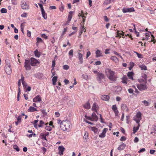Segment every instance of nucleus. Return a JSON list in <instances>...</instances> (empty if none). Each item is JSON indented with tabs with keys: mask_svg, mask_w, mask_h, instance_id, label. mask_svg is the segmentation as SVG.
I'll return each mask as SVG.
<instances>
[{
	"mask_svg": "<svg viewBox=\"0 0 156 156\" xmlns=\"http://www.w3.org/2000/svg\"><path fill=\"white\" fill-rule=\"evenodd\" d=\"M105 73L107 77L110 81H115L116 80L117 77L115 75V72L111 69H106L105 70Z\"/></svg>",
	"mask_w": 156,
	"mask_h": 156,
	"instance_id": "f257e3e1",
	"label": "nucleus"
},
{
	"mask_svg": "<svg viewBox=\"0 0 156 156\" xmlns=\"http://www.w3.org/2000/svg\"><path fill=\"white\" fill-rule=\"evenodd\" d=\"M60 127L62 130L66 131L69 130L72 127V125L69 121L67 120L63 121Z\"/></svg>",
	"mask_w": 156,
	"mask_h": 156,
	"instance_id": "f03ea898",
	"label": "nucleus"
},
{
	"mask_svg": "<svg viewBox=\"0 0 156 156\" xmlns=\"http://www.w3.org/2000/svg\"><path fill=\"white\" fill-rule=\"evenodd\" d=\"M147 83H141L139 84H137V87L140 90H147L148 87L147 85Z\"/></svg>",
	"mask_w": 156,
	"mask_h": 156,
	"instance_id": "7ed1b4c3",
	"label": "nucleus"
},
{
	"mask_svg": "<svg viewBox=\"0 0 156 156\" xmlns=\"http://www.w3.org/2000/svg\"><path fill=\"white\" fill-rule=\"evenodd\" d=\"M96 79L99 83H101L102 82V80L104 79L105 77L104 74L102 73L99 72L98 73Z\"/></svg>",
	"mask_w": 156,
	"mask_h": 156,
	"instance_id": "20e7f679",
	"label": "nucleus"
},
{
	"mask_svg": "<svg viewBox=\"0 0 156 156\" xmlns=\"http://www.w3.org/2000/svg\"><path fill=\"white\" fill-rule=\"evenodd\" d=\"M5 70L6 73L9 75L12 73V69L11 67L10 64L8 62L6 63V65L5 67Z\"/></svg>",
	"mask_w": 156,
	"mask_h": 156,
	"instance_id": "39448f33",
	"label": "nucleus"
},
{
	"mask_svg": "<svg viewBox=\"0 0 156 156\" xmlns=\"http://www.w3.org/2000/svg\"><path fill=\"white\" fill-rule=\"evenodd\" d=\"M141 119V114L140 112H138L134 118V119L137 123H139L140 120Z\"/></svg>",
	"mask_w": 156,
	"mask_h": 156,
	"instance_id": "423d86ee",
	"label": "nucleus"
},
{
	"mask_svg": "<svg viewBox=\"0 0 156 156\" xmlns=\"http://www.w3.org/2000/svg\"><path fill=\"white\" fill-rule=\"evenodd\" d=\"M21 6L22 8L24 10H27L29 8V5L24 1L21 2Z\"/></svg>",
	"mask_w": 156,
	"mask_h": 156,
	"instance_id": "0eeeda50",
	"label": "nucleus"
},
{
	"mask_svg": "<svg viewBox=\"0 0 156 156\" xmlns=\"http://www.w3.org/2000/svg\"><path fill=\"white\" fill-rule=\"evenodd\" d=\"M30 61V64L32 66H35L37 64L40 63V62L34 58H31Z\"/></svg>",
	"mask_w": 156,
	"mask_h": 156,
	"instance_id": "6e6552de",
	"label": "nucleus"
},
{
	"mask_svg": "<svg viewBox=\"0 0 156 156\" xmlns=\"http://www.w3.org/2000/svg\"><path fill=\"white\" fill-rule=\"evenodd\" d=\"M134 9L133 7H131L129 8H124L122 9V12L124 13L127 12H131L134 11Z\"/></svg>",
	"mask_w": 156,
	"mask_h": 156,
	"instance_id": "1a4fd4ad",
	"label": "nucleus"
},
{
	"mask_svg": "<svg viewBox=\"0 0 156 156\" xmlns=\"http://www.w3.org/2000/svg\"><path fill=\"white\" fill-rule=\"evenodd\" d=\"M88 119L90 120L96 121L98 120V117L95 113L94 112L92 114L91 118L90 117H88Z\"/></svg>",
	"mask_w": 156,
	"mask_h": 156,
	"instance_id": "9d476101",
	"label": "nucleus"
},
{
	"mask_svg": "<svg viewBox=\"0 0 156 156\" xmlns=\"http://www.w3.org/2000/svg\"><path fill=\"white\" fill-rule=\"evenodd\" d=\"M99 107L98 105L96 103H94L93 105L92 110L94 111L97 113Z\"/></svg>",
	"mask_w": 156,
	"mask_h": 156,
	"instance_id": "9b49d317",
	"label": "nucleus"
},
{
	"mask_svg": "<svg viewBox=\"0 0 156 156\" xmlns=\"http://www.w3.org/2000/svg\"><path fill=\"white\" fill-rule=\"evenodd\" d=\"M58 154L60 156L63 154V152L64 151L65 148L63 146H59L58 147Z\"/></svg>",
	"mask_w": 156,
	"mask_h": 156,
	"instance_id": "f8f14e48",
	"label": "nucleus"
},
{
	"mask_svg": "<svg viewBox=\"0 0 156 156\" xmlns=\"http://www.w3.org/2000/svg\"><path fill=\"white\" fill-rule=\"evenodd\" d=\"M78 59L79 60V64H82L83 62V55L80 52L78 53Z\"/></svg>",
	"mask_w": 156,
	"mask_h": 156,
	"instance_id": "ddd939ff",
	"label": "nucleus"
},
{
	"mask_svg": "<svg viewBox=\"0 0 156 156\" xmlns=\"http://www.w3.org/2000/svg\"><path fill=\"white\" fill-rule=\"evenodd\" d=\"M108 129L105 128L103 130L102 133L99 135V137L101 138H104L105 136V134L106 132L108 131Z\"/></svg>",
	"mask_w": 156,
	"mask_h": 156,
	"instance_id": "4468645a",
	"label": "nucleus"
},
{
	"mask_svg": "<svg viewBox=\"0 0 156 156\" xmlns=\"http://www.w3.org/2000/svg\"><path fill=\"white\" fill-rule=\"evenodd\" d=\"M124 32H123L122 31H120L119 30H118L117 32L116 35V37H117L118 36H119L120 37H121V36H122V37L124 38Z\"/></svg>",
	"mask_w": 156,
	"mask_h": 156,
	"instance_id": "2eb2a0df",
	"label": "nucleus"
},
{
	"mask_svg": "<svg viewBox=\"0 0 156 156\" xmlns=\"http://www.w3.org/2000/svg\"><path fill=\"white\" fill-rule=\"evenodd\" d=\"M101 99L105 101H108L109 99V96L108 95H103L101 96Z\"/></svg>",
	"mask_w": 156,
	"mask_h": 156,
	"instance_id": "dca6fc26",
	"label": "nucleus"
},
{
	"mask_svg": "<svg viewBox=\"0 0 156 156\" xmlns=\"http://www.w3.org/2000/svg\"><path fill=\"white\" fill-rule=\"evenodd\" d=\"M41 101V99L39 95L36 96L33 99V101L34 102H40Z\"/></svg>",
	"mask_w": 156,
	"mask_h": 156,
	"instance_id": "f3484780",
	"label": "nucleus"
},
{
	"mask_svg": "<svg viewBox=\"0 0 156 156\" xmlns=\"http://www.w3.org/2000/svg\"><path fill=\"white\" fill-rule=\"evenodd\" d=\"M96 57H98L100 56H103L102 53L99 50H97L95 52Z\"/></svg>",
	"mask_w": 156,
	"mask_h": 156,
	"instance_id": "a211bd4d",
	"label": "nucleus"
},
{
	"mask_svg": "<svg viewBox=\"0 0 156 156\" xmlns=\"http://www.w3.org/2000/svg\"><path fill=\"white\" fill-rule=\"evenodd\" d=\"M83 107L85 109H89L90 108V104L89 102H87L85 104L83 105Z\"/></svg>",
	"mask_w": 156,
	"mask_h": 156,
	"instance_id": "6ab92c4d",
	"label": "nucleus"
},
{
	"mask_svg": "<svg viewBox=\"0 0 156 156\" xmlns=\"http://www.w3.org/2000/svg\"><path fill=\"white\" fill-rule=\"evenodd\" d=\"M138 66L141 68L142 70H146L147 69V67L144 64H141L138 65Z\"/></svg>",
	"mask_w": 156,
	"mask_h": 156,
	"instance_id": "aec40b11",
	"label": "nucleus"
},
{
	"mask_svg": "<svg viewBox=\"0 0 156 156\" xmlns=\"http://www.w3.org/2000/svg\"><path fill=\"white\" fill-rule=\"evenodd\" d=\"M134 74L133 72H129L127 74V75L129 79L133 80V76Z\"/></svg>",
	"mask_w": 156,
	"mask_h": 156,
	"instance_id": "412c9836",
	"label": "nucleus"
},
{
	"mask_svg": "<svg viewBox=\"0 0 156 156\" xmlns=\"http://www.w3.org/2000/svg\"><path fill=\"white\" fill-rule=\"evenodd\" d=\"M45 129L46 130L50 131L51 130V128L50 126V124L48 123H46L45 124Z\"/></svg>",
	"mask_w": 156,
	"mask_h": 156,
	"instance_id": "4be33fe9",
	"label": "nucleus"
},
{
	"mask_svg": "<svg viewBox=\"0 0 156 156\" xmlns=\"http://www.w3.org/2000/svg\"><path fill=\"white\" fill-rule=\"evenodd\" d=\"M37 110L35 108L32 107L30 106L29 108L28 109L27 111L28 112H34L35 111H37Z\"/></svg>",
	"mask_w": 156,
	"mask_h": 156,
	"instance_id": "5701e85b",
	"label": "nucleus"
},
{
	"mask_svg": "<svg viewBox=\"0 0 156 156\" xmlns=\"http://www.w3.org/2000/svg\"><path fill=\"white\" fill-rule=\"evenodd\" d=\"M126 146V144L123 143L122 144L118 147V149L119 151L124 149Z\"/></svg>",
	"mask_w": 156,
	"mask_h": 156,
	"instance_id": "b1692460",
	"label": "nucleus"
},
{
	"mask_svg": "<svg viewBox=\"0 0 156 156\" xmlns=\"http://www.w3.org/2000/svg\"><path fill=\"white\" fill-rule=\"evenodd\" d=\"M122 109L126 111L127 112H129V109L127 107L126 105L125 104H123L122 105Z\"/></svg>",
	"mask_w": 156,
	"mask_h": 156,
	"instance_id": "393cba45",
	"label": "nucleus"
},
{
	"mask_svg": "<svg viewBox=\"0 0 156 156\" xmlns=\"http://www.w3.org/2000/svg\"><path fill=\"white\" fill-rule=\"evenodd\" d=\"M110 59L114 61L115 63H117L119 62L118 58L115 56H112L111 57Z\"/></svg>",
	"mask_w": 156,
	"mask_h": 156,
	"instance_id": "a878e982",
	"label": "nucleus"
},
{
	"mask_svg": "<svg viewBox=\"0 0 156 156\" xmlns=\"http://www.w3.org/2000/svg\"><path fill=\"white\" fill-rule=\"evenodd\" d=\"M137 126L136 127H134L133 128V131L134 133H136L139 129V127L140 126V124L139 123H137Z\"/></svg>",
	"mask_w": 156,
	"mask_h": 156,
	"instance_id": "bb28decb",
	"label": "nucleus"
},
{
	"mask_svg": "<svg viewBox=\"0 0 156 156\" xmlns=\"http://www.w3.org/2000/svg\"><path fill=\"white\" fill-rule=\"evenodd\" d=\"M81 27L80 28V32H82L83 33V31L84 32H85L86 31V29L85 27H84V24H83L82 25V24L81 23Z\"/></svg>",
	"mask_w": 156,
	"mask_h": 156,
	"instance_id": "cd10ccee",
	"label": "nucleus"
},
{
	"mask_svg": "<svg viewBox=\"0 0 156 156\" xmlns=\"http://www.w3.org/2000/svg\"><path fill=\"white\" fill-rule=\"evenodd\" d=\"M34 53L36 57L39 58L40 57L41 55L40 52L38 51L37 50H36L34 51Z\"/></svg>",
	"mask_w": 156,
	"mask_h": 156,
	"instance_id": "c85d7f7f",
	"label": "nucleus"
},
{
	"mask_svg": "<svg viewBox=\"0 0 156 156\" xmlns=\"http://www.w3.org/2000/svg\"><path fill=\"white\" fill-rule=\"evenodd\" d=\"M73 12V11H70L69 12L68 18V20L69 21H70L71 20L72 17V14Z\"/></svg>",
	"mask_w": 156,
	"mask_h": 156,
	"instance_id": "c756f323",
	"label": "nucleus"
},
{
	"mask_svg": "<svg viewBox=\"0 0 156 156\" xmlns=\"http://www.w3.org/2000/svg\"><path fill=\"white\" fill-rule=\"evenodd\" d=\"M73 50L71 49L69 52V58H71L73 56Z\"/></svg>",
	"mask_w": 156,
	"mask_h": 156,
	"instance_id": "7c9ffc66",
	"label": "nucleus"
},
{
	"mask_svg": "<svg viewBox=\"0 0 156 156\" xmlns=\"http://www.w3.org/2000/svg\"><path fill=\"white\" fill-rule=\"evenodd\" d=\"M41 13L42 14V16L44 19H46L47 18V15L45 13V12L44 11V10H43V11H42Z\"/></svg>",
	"mask_w": 156,
	"mask_h": 156,
	"instance_id": "2f4dec72",
	"label": "nucleus"
},
{
	"mask_svg": "<svg viewBox=\"0 0 156 156\" xmlns=\"http://www.w3.org/2000/svg\"><path fill=\"white\" fill-rule=\"evenodd\" d=\"M127 78L126 77L124 76L122 78V82L123 83L126 84L127 83Z\"/></svg>",
	"mask_w": 156,
	"mask_h": 156,
	"instance_id": "473e14b6",
	"label": "nucleus"
},
{
	"mask_svg": "<svg viewBox=\"0 0 156 156\" xmlns=\"http://www.w3.org/2000/svg\"><path fill=\"white\" fill-rule=\"evenodd\" d=\"M138 81L139 82V83H147V80L145 81V80L143 78H140L138 79Z\"/></svg>",
	"mask_w": 156,
	"mask_h": 156,
	"instance_id": "72a5a7b5",
	"label": "nucleus"
},
{
	"mask_svg": "<svg viewBox=\"0 0 156 156\" xmlns=\"http://www.w3.org/2000/svg\"><path fill=\"white\" fill-rule=\"evenodd\" d=\"M131 25H132L134 27V30H135V31L137 37H139V32H137L136 31L135 25V24H131Z\"/></svg>",
	"mask_w": 156,
	"mask_h": 156,
	"instance_id": "f704fd0d",
	"label": "nucleus"
},
{
	"mask_svg": "<svg viewBox=\"0 0 156 156\" xmlns=\"http://www.w3.org/2000/svg\"><path fill=\"white\" fill-rule=\"evenodd\" d=\"M91 129L93 131L94 133H96L98 131V129L97 128L95 127H91Z\"/></svg>",
	"mask_w": 156,
	"mask_h": 156,
	"instance_id": "c9c22d12",
	"label": "nucleus"
},
{
	"mask_svg": "<svg viewBox=\"0 0 156 156\" xmlns=\"http://www.w3.org/2000/svg\"><path fill=\"white\" fill-rule=\"evenodd\" d=\"M24 66L27 70H29L30 69V64H25Z\"/></svg>",
	"mask_w": 156,
	"mask_h": 156,
	"instance_id": "e433bc0d",
	"label": "nucleus"
},
{
	"mask_svg": "<svg viewBox=\"0 0 156 156\" xmlns=\"http://www.w3.org/2000/svg\"><path fill=\"white\" fill-rule=\"evenodd\" d=\"M44 125V122L42 120H41L40 121L39 124L38 126L39 127H43Z\"/></svg>",
	"mask_w": 156,
	"mask_h": 156,
	"instance_id": "4c0bfd02",
	"label": "nucleus"
},
{
	"mask_svg": "<svg viewBox=\"0 0 156 156\" xmlns=\"http://www.w3.org/2000/svg\"><path fill=\"white\" fill-rule=\"evenodd\" d=\"M145 37L144 38H143V40H148V38L150 36V35L148 33H146L145 34Z\"/></svg>",
	"mask_w": 156,
	"mask_h": 156,
	"instance_id": "58836bf2",
	"label": "nucleus"
},
{
	"mask_svg": "<svg viewBox=\"0 0 156 156\" xmlns=\"http://www.w3.org/2000/svg\"><path fill=\"white\" fill-rule=\"evenodd\" d=\"M112 109L113 111L117 110V107L115 105H113L112 106Z\"/></svg>",
	"mask_w": 156,
	"mask_h": 156,
	"instance_id": "ea45409f",
	"label": "nucleus"
},
{
	"mask_svg": "<svg viewBox=\"0 0 156 156\" xmlns=\"http://www.w3.org/2000/svg\"><path fill=\"white\" fill-rule=\"evenodd\" d=\"M142 77L143 79L145 80V81L147 80V76L145 74H144L142 76Z\"/></svg>",
	"mask_w": 156,
	"mask_h": 156,
	"instance_id": "a19ab883",
	"label": "nucleus"
},
{
	"mask_svg": "<svg viewBox=\"0 0 156 156\" xmlns=\"http://www.w3.org/2000/svg\"><path fill=\"white\" fill-rule=\"evenodd\" d=\"M7 12V10L6 9L2 8L1 10V12L2 13H6Z\"/></svg>",
	"mask_w": 156,
	"mask_h": 156,
	"instance_id": "79ce46f5",
	"label": "nucleus"
},
{
	"mask_svg": "<svg viewBox=\"0 0 156 156\" xmlns=\"http://www.w3.org/2000/svg\"><path fill=\"white\" fill-rule=\"evenodd\" d=\"M69 66L67 65H64L63 66V69H64L67 70L69 69Z\"/></svg>",
	"mask_w": 156,
	"mask_h": 156,
	"instance_id": "37998d69",
	"label": "nucleus"
},
{
	"mask_svg": "<svg viewBox=\"0 0 156 156\" xmlns=\"http://www.w3.org/2000/svg\"><path fill=\"white\" fill-rule=\"evenodd\" d=\"M153 130L154 133L156 134V125H154L152 126Z\"/></svg>",
	"mask_w": 156,
	"mask_h": 156,
	"instance_id": "c03bdc74",
	"label": "nucleus"
},
{
	"mask_svg": "<svg viewBox=\"0 0 156 156\" xmlns=\"http://www.w3.org/2000/svg\"><path fill=\"white\" fill-rule=\"evenodd\" d=\"M13 148L15 149L17 151H20L19 147L16 145H15L13 146Z\"/></svg>",
	"mask_w": 156,
	"mask_h": 156,
	"instance_id": "a18cd8bd",
	"label": "nucleus"
},
{
	"mask_svg": "<svg viewBox=\"0 0 156 156\" xmlns=\"http://www.w3.org/2000/svg\"><path fill=\"white\" fill-rule=\"evenodd\" d=\"M88 133L86 132L85 133V134L83 136V138L85 140H87L88 138Z\"/></svg>",
	"mask_w": 156,
	"mask_h": 156,
	"instance_id": "49530a36",
	"label": "nucleus"
},
{
	"mask_svg": "<svg viewBox=\"0 0 156 156\" xmlns=\"http://www.w3.org/2000/svg\"><path fill=\"white\" fill-rule=\"evenodd\" d=\"M57 77L56 76H54L52 79V82H56L57 81Z\"/></svg>",
	"mask_w": 156,
	"mask_h": 156,
	"instance_id": "de8ad7c7",
	"label": "nucleus"
},
{
	"mask_svg": "<svg viewBox=\"0 0 156 156\" xmlns=\"http://www.w3.org/2000/svg\"><path fill=\"white\" fill-rule=\"evenodd\" d=\"M41 37L45 39H47L48 38V36L44 34H41Z\"/></svg>",
	"mask_w": 156,
	"mask_h": 156,
	"instance_id": "09e8293b",
	"label": "nucleus"
},
{
	"mask_svg": "<svg viewBox=\"0 0 156 156\" xmlns=\"http://www.w3.org/2000/svg\"><path fill=\"white\" fill-rule=\"evenodd\" d=\"M37 43L42 42V40L41 38L37 37Z\"/></svg>",
	"mask_w": 156,
	"mask_h": 156,
	"instance_id": "8fccbe9b",
	"label": "nucleus"
},
{
	"mask_svg": "<svg viewBox=\"0 0 156 156\" xmlns=\"http://www.w3.org/2000/svg\"><path fill=\"white\" fill-rule=\"evenodd\" d=\"M142 102L144 104V105L146 106L148 105V102L146 100H144L142 101Z\"/></svg>",
	"mask_w": 156,
	"mask_h": 156,
	"instance_id": "3c124183",
	"label": "nucleus"
},
{
	"mask_svg": "<svg viewBox=\"0 0 156 156\" xmlns=\"http://www.w3.org/2000/svg\"><path fill=\"white\" fill-rule=\"evenodd\" d=\"M82 76L83 78L85 80L87 79L88 77V76L86 74H83Z\"/></svg>",
	"mask_w": 156,
	"mask_h": 156,
	"instance_id": "603ef678",
	"label": "nucleus"
},
{
	"mask_svg": "<svg viewBox=\"0 0 156 156\" xmlns=\"http://www.w3.org/2000/svg\"><path fill=\"white\" fill-rule=\"evenodd\" d=\"M22 83L24 88H26L27 86V84L26 82H23Z\"/></svg>",
	"mask_w": 156,
	"mask_h": 156,
	"instance_id": "864d4df0",
	"label": "nucleus"
},
{
	"mask_svg": "<svg viewBox=\"0 0 156 156\" xmlns=\"http://www.w3.org/2000/svg\"><path fill=\"white\" fill-rule=\"evenodd\" d=\"M21 80L22 83H23V82H25V81H24V77L23 76V74H21Z\"/></svg>",
	"mask_w": 156,
	"mask_h": 156,
	"instance_id": "5fc2aeb1",
	"label": "nucleus"
},
{
	"mask_svg": "<svg viewBox=\"0 0 156 156\" xmlns=\"http://www.w3.org/2000/svg\"><path fill=\"white\" fill-rule=\"evenodd\" d=\"M126 138L125 136H122L120 140L121 141H125L126 140Z\"/></svg>",
	"mask_w": 156,
	"mask_h": 156,
	"instance_id": "6e6d98bb",
	"label": "nucleus"
},
{
	"mask_svg": "<svg viewBox=\"0 0 156 156\" xmlns=\"http://www.w3.org/2000/svg\"><path fill=\"white\" fill-rule=\"evenodd\" d=\"M30 60H25L24 63L25 64H30Z\"/></svg>",
	"mask_w": 156,
	"mask_h": 156,
	"instance_id": "4d7b16f0",
	"label": "nucleus"
},
{
	"mask_svg": "<svg viewBox=\"0 0 156 156\" xmlns=\"http://www.w3.org/2000/svg\"><path fill=\"white\" fill-rule=\"evenodd\" d=\"M82 17L83 18V23H82V22H81V23H82V25L83 24H84V22L85 21V18H86V17L84 16V15H82Z\"/></svg>",
	"mask_w": 156,
	"mask_h": 156,
	"instance_id": "13d9d810",
	"label": "nucleus"
},
{
	"mask_svg": "<svg viewBox=\"0 0 156 156\" xmlns=\"http://www.w3.org/2000/svg\"><path fill=\"white\" fill-rule=\"evenodd\" d=\"M67 30V27H66L64 28V30L62 32V35L63 36V35L64 34H65V32H66Z\"/></svg>",
	"mask_w": 156,
	"mask_h": 156,
	"instance_id": "bf43d9fd",
	"label": "nucleus"
},
{
	"mask_svg": "<svg viewBox=\"0 0 156 156\" xmlns=\"http://www.w3.org/2000/svg\"><path fill=\"white\" fill-rule=\"evenodd\" d=\"M134 52L137 54V56L139 58H142V55L141 54H140L139 53H138V52H136V51H134Z\"/></svg>",
	"mask_w": 156,
	"mask_h": 156,
	"instance_id": "052dcab7",
	"label": "nucleus"
},
{
	"mask_svg": "<svg viewBox=\"0 0 156 156\" xmlns=\"http://www.w3.org/2000/svg\"><path fill=\"white\" fill-rule=\"evenodd\" d=\"M40 135L41 136H42V138L44 139L45 140H46V136L44 135V133H41Z\"/></svg>",
	"mask_w": 156,
	"mask_h": 156,
	"instance_id": "680f3d73",
	"label": "nucleus"
},
{
	"mask_svg": "<svg viewBox=\"0 0 156 156\" xmlns=\"http://www.w3.org/2000/svg\"><path fill=\"white\" fill-rule=\"evenodd\" d=\"M27 35L28 37H30L31 36V32L30 31H29L28 30L27 31Z\"/></svg>",
	"mask_w": 156,
	"mask_h": 156,
	"instance_id": "e2e57ef3",
	"label": "nucleus"
},
{
	"mask_svg": "<svg viewBox=\"0 0 156 156\" xmlns=\"http://www.w3.org/2000/svg\"><path fill=\"white\" fill-rule=\"evenodd\" d=\"M38 5L41 9V11H43V10H44L43 9V5L42 4L38 3Z\"/></svg>",
	"mask_w": 156,
	"mask_h": 156,
	"instance_id": "0e129e2a",
	"label": "nucleus"
},
{
	"mask_svg": "<svg viewBox=\"0 0 156 156\" xmlns=\"http://www.w3.org/2000/svg\"><path fill=\"white\" fill-rule=\"evenodd\" d=\"M129 92L130 94H133V90L131 88H129L128 89Z\"/></svg>",
	"mask_w": 156,
	"mask_h": 156,
	"instance_id": "69168bd1",
	"label": "nucleus"
},
{
	"mask_svg": "<svg viewBox=\"0 0 156 156\" xmlns=\"http://www.w3.org/2000/svg\"><path fill=\"white\" fill-rule=\"evenodd\" d=\"M101 64V61H98L96 62L95 63V65H99Z\"/></svg>",
	"mask_w": 156,
	"mask_h": 156,
	"instance_id": "338daca9",
	"label": "nucleus"
},
{
	"mask_svg": "<svg viewBox=\"0 0 156 156\" xmlns=\"http://www.w3.org/2000/svg\"><path fill=\"white\" fill-rule=\"evenodd\" d=\"M90 51H88L86 55V58H87L90 55Z\"/></svg>",
	"mask_w": 156,
	"mask_h": 156,
	"instance_id": "774afa93",
	"label": "nucleus"
}]
</instances>
